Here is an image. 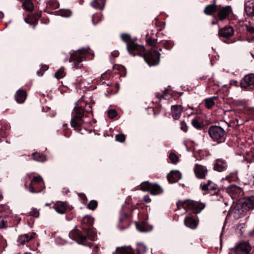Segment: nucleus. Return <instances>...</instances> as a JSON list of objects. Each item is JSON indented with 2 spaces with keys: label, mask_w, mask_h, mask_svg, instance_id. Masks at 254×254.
<instances>
[{
  "label": "nucleus",
  "mask_w": 254,
  "mask_h": 254,
  "mask_svg": "<svg viewBox=\"0 0 254 254\" xmlns=\"http://www.w3.org/2000/svg\"><path fill=\"white\" fill-rule=\"evenodd\" d=\"M212 184V182L211 181H208L206 184H201L200 185V188L202 190H209L210 185Z\"/></svg>",
  "instance_id": "obj_38"
},
{
  "label": "nucleus",
  "mask_w": 254,
  "mask_h": 254,
  "mask_svg": "<svg viewBox=\"0 0 254 254\" xmlns=\"http://www.w3.org/2000/svg\"><path fill=\"white\" fill-rule=\"evenodd\" d=\"M137 251L138 254H144L147 251L146 246L143 244H138Z\"/></svg>",
  "instance_id": "obj_33"
},
{
  "label": "nucleus",
  "mask_w": 254,
  "mask_h": 254,
  "mask_svg": "<svg viewBox=\"0 0 254 254\" xmlns=\"http://www.w3.org/2000/svg\"><path fill=\"white\" fill-rule=\"evenodd\" d=\"M135 254L130 247H119L116 249V252L113 253V254Z\"/></svg>",
  "instance_id": "obj_22"
},
{
  "label": "nucleus",
  "mask_w": 254,
  "mask_h": 254,
  "mask_svg": "<svg viewBox=\"0 0 254 254\" xmlns=\"http://www.w3.org/2000/svg\"><path fill=\"white\" fill-rule=\"evenodd\" d=\"M194 172L195 176L199 179H204L207 173V169L206 167L196 164L194 167Z\"/></svg>",
  "instance_id": "obj_8"
},
{
  "label": "nucleus",
  "mask_w": 254,
  "mask_h": 254,
  "mask_svg": "<svg viewBox=\"0 0 254 254\" xmlns=\"http://www.w3.org/2000/svg\"><path fill=\"white\" fill-rule=\"evenodd\" d=\"M163 191V189L160 186L157 184H152L150 193L152 195H157L162 193Z\"/></svg>",
  "instance_id": "obj_25"
},
{
  "label": "nucleus",
  "mask_w": 254,
  "mask_h": 254,
  "mask_svg": "<svg viewBox=\"0 0 254 254\" xmlns=\"http://www.w3.org/2000/svg\"><path fill=\"white\" fill-rule=\"evenodd\" d=\"M35 235V233H31L29 234H22L20 235L17 239V242L21 245H24L32 239Z\"/></svg>",
  "instance_id": "obj_17"
},
{
  "label": "nucleus",
  "mask_w": 254,
  "mask_h": 254,
  "mask_svg": "<svg viewBox=\"0 0 254 254\" xmlns=\"http://www.w3.org/2000/svg\"><path fill=\"white\" fill-rule=\"evenodd\" d=\"M241 86L243 88H247L249 86H254V74L250 73L244 76L241 82Z\"/></svg>",
  "instance_id": "obj_10"
},
{
  "label": "nucleus",
  "mask_w": 254,
  "mask_h": 254,
  "mask_svg": "<svg viewBox=\"0 0 254 254\" xmlns=\"http://www.w3.org/2000/svg\"><path fill=\"white\" fill-rule=\"evenodd\" d=\"M252 249L251 245L247 242H242L232 249L235 254H249Z\"/></svg>",
  "instance_id": "obj_7"
},
{
  "label": "nucleus",
  "mask_w": 254,
  "mask_h": 254,
  "mask_svg": "<svg viewBox=\"0 0 254 254\" xmlns=\"http://www.w3.org/2000/svg\"><path fill=\"white\" fill-rule=\"evenodd\" d=\"M67 13H68V14L67 15V16H70L71 14V12L70 11H68Z\"/></svg>",
  "instance_id": "obj_59"
},
{
  "label": "nucleus",
  "mask_w": 254,
  "mask_h": 254,
  "mask_svg": "<svg viewBox=\"0 0 254 254\" xmlns=\"http://www.w3.org/2000/svg\"><path fill=\"white\" fill-rule=\"evenodd\" d=\"M117 115V113L116 111L114 109L110 110L108 112V116L109 118L113 119L116 117Z\"/></svg>",
  "instance_id": "obj_42"
},
{
  "label": "nucleus",
  "mask_w": 254,
  "mask_h": 254,
  "mask_svg": "<svg viewBox=\"0 0 254 254\" xmlns=\"http://www.w3.org/2000/svg\"><path fill=\"white\" fill-rule=\"evenodd\" d=\"M216 189V185H215V184H213V185H210V188H209V190H215Z\"/></svg>",
  "instance_id": "obj_51"
},
{
  "label": "nucleus",
  "mask_w": 254,
  "mask_h": 254,
  "mask_svg": "<svg viewBox=\"0 0 254 254\" xmlns=\"http://www.w3.org/2000/svg\"><path fill=\"white\" fill-rule=\"evenodd\" d=\"M34 183H37L38 185H43L44 184V182L41 177H34L31 180V183L29 185V191L31 193H37L40 192L41 191V190H35Z\"/></svg>",
  "instance_id": "obj_13"
},
{
  "label": "nucleus",
  "mask_w": 254,
  "mask_h": 254,
  "mask_svg": "<svg viewBox=\"0 0 254 254\" xmlns=\"http://www.w3.org/2000/svg\"><path fill=\"white\" fill-rule=\"evenodd\" d=\"M123 41L127 43V49L128 51L131 54L135 55L138 54L142 55L144 54L145 48L141 45H138L135 43L132 42L130 37L129 35L124 34L121 35Z\"/></svg>",
  "instance_id": "obj_2"
},
{
  "label": "nucleus",
  "mask_w": 254,
  "mask_h": 254,
  "mask_svg": "<svg viewBox=\"0 0 254 254\" xmlns=\"http://www.w3.org/2000/svg\"><path fill=\"white\" fill-rule=\"evenodd\" d=\"M169 158L173 163H176L178 161V157L174 153L170 154Z\"/></svg>",
  "instance_id": "obj_40"
},
{
  "label": "nucleus",
  "mask_w": 254,
  "mask_h": 254,
  "mask_svg": "<svg viewBox=\"0 0 254 254\" xmlns=\"http://www.w3.org/2000/svg\"><path fill=\"white\" fill-rule=\"evenodd\" d=\"M54 209L58 213L63 214L64 213L66 210L65 203L63 202H57L54 206Z\"/></svg>",
  "instance_id": "obj_21"
},
{
  "label": "nucleus",
  "mask_w": 254,
  "mask_h": 254,
  "mask_svg": "<svg viewBox=\"0 0 254 254\" xmlns=\"http://www.w3.org/2000/svg\"><path fill=\"white\" fill-rule=\"evenodd\" d=\"M49 205V204H48V203L46 204V205Z\"/></svg>",
  "instance_id": "obj_62"
},
{
  "label": "nucleus",
  "mask_w": 254,
  "mask_h": 254,
  "mask_svg": "<svg viewBox=\"0 0 254 254\" xmlns=\"http://www.w3.org/2000/svg\"><path fill=\"white\" fill-rule=\"evenodd\" d=\"M98 205L97 201L95 200H91L88 204L87 207L90 210H94L96 209Z\"/></svg>",
  "instance_id": "obj_34"
},
{
  "label": "nucleus",
  "mask_w": 254,
  "mask_h": 254,
  "mask_svg": "<svg viewBox=\"0 0 254 254\" xmlns=\"http://www.w3.org/2000/svg\"><path fill=\"white\" fill-rule=\"evenodd\" d=\"M218 6L215 4H211L207 5L204 9V13L207 15H212L217 10Z\"/></svg>",
  "instance_id": "obj_23"
},
{
  "label": "nucleus",
  "mask_w": 254,
  "mask_h": 254,
  "mask_svg": "<svg viewBox=\"0 0 254 254\" xmlns=\"http://www.w3.org/2000/svg\"><path fill=\"white\" fill-rule=\"evenodd\" d=\"M156 97L157 98H159V99L161 100L162 98H164V96L163 95H159L158 94H156Z\"/></svg>",
  "instance_id": "obj_55"
},
{
  "label": "nucleus",
  "mask_w": 254,
  "mask_h": 254,
  "mask_svg": "<svg viewBox=\"0 0 254 254\" xmlns=\"http://www.w3.org/2000/svg\"><path fill=\"white\" fill-rule=\"evenodd\" d=\"M22 5L23 8L28 11H32L34 8V5L31 0H25Z\"/></svg>",
  "instance_id": "obj_30"
},
{
  "label": "nucleus",
  "mask_w": 254,
  "mask_h": 254,
  "mask_svg": "<svg viewBox=\"0 0 254 254\" xmlns=\"http://www.w3.org/2000/svg\"><path fill=\"white\" fill-rule=\"evenodd\" d=\"M208 131L210 137L213 141L220 143L225 140L226 132L221 127L212 126L209 127Z\"/></svg>",
  "instance_id": "obj_3"
},
{
  "label": "nucleus",
  "mask_w": 254,
  "mask_h": 254,
  "mask_svg": "<svg viewBox=\"0 0 254 254\" xmlns=\"http://www.w3.org/2000/svg\"><path fill=\"white\" fill-rule=\"evenodd\" d=\"M191 124L196 128L199 129L201 127L200 124L197 119H193L191 121Z\"/></svg>",
  "instance_id": "obj_44"
},
{
  "label": "nucleus",
  "mask_w": 254,
  "mask_h": 254,
  "mask_svg": "<svg viewBox=\"0 0 254 254\" xmlns=\"http://www.w3.org/2000/svg\"><path fill=\"white\" fill-rule=\"evenodd\" d=\"M43 72H43L42 71H41V70L40 69L39 71H38L37 72V75H38V76H42V75H43Z\"/></svg>",
  "instance_id": "obj_52"
},
{
  "label": "nucleus",
  "mask_w": 254,
  "mask_h": 254,
  "mask_svg": "<svg viewBox=\"0 0 254 254\" xmlns=\"http://www.w3.org/2000/svg\"><path fill=\"white\" fill-rule=\"evenodd\" d=\"M216 98V97H213L205 100V104L208 109L211 108L214 105V99Z\"/></svg>",
  "instance_id": "obj_32"
},
{
  "label": "nucleus",
  "mask_w": 254,
  "mask_h": 254,
  "mask_svg": "<svg viewBox=\"0 0 254 254\" xmlns=\"http://www.w3.org/2000/svg\"><path fill=\"white\" fill-rule=\"evenodd\" d=\"M32 157L34 160L38 162H44L46 160V157L42 154L39 153H32Z\"/></svg>",
  "instance_id": "obj_28"
},
{
  "label": "nucleus",
  "mask_w": 254,
  "mask_h": 254,
  "mask_svg": "<svg viewBox=\"0 0 254 254\" xmlns=\"http://www.w3.org/2000/svg\"><path fill=\"white\" fill-rule=\"evenodd\" d=\"M16 102L18 103H22L24 102L26 98V93L22 90H18L15 95Z\"/></svg>",
  "instance_id": "obj_20"
},
{
  "label": "nucleus",
  "mask_w": 254,
  "mask_h": 254,
  "mask_svg": "<svg viewBox=\"0 0 254 254\" xmlns=\"http://www.w3.org/2000/svg\"><path fill=\"white\" fill-rule=\"evenodd\" d=\"M245 10L248 15H254V1L249 0L245 3Z\"/></svg>",
  "instance_id": "obj_18"
},
{
  "label": "nucleus",
  "mask_w": 254,
  "mask_h": 254,
  "mask_svg": "<svg viewBox=\"0 0 254 254\" xmlns=\"http://www.w3.org/2000/svg\"><path fill=\"white\" fill-rule=\"evenodd\" d=\"M40 15L38 13H35L31 16H29L28 18L25 19V21L33 26V28H35L38 23L39 18Z\"/></svg>",
  "instance_id": "obj_19"
},
{
  "label": "nucleus",
  "mask_w": 254,
  "mask_h": 254,
  "mask_svg": "<svg viewBox=\"0 0 254 254\" xmlns=\"http://www.w3.org/2000/svg\"><path fill=\"white\" fill-rule=\"evenodd\" d=\"M102 19V16L100 14H96L93 15L92 22L94 24L97 23Z\"/></svg>",
  "instance_id": "obj_39"
},
{
  "label": "nucleus",
  "mask_w": 254,
  "mask_h": 254,
  "mask_svg": "<svg viewBox=\"0 0 254 254\" xmlns=\"http://www.w3.org/2000/svg\"><path fill=\"white\" fill-rule=\"evenodd\" d=\"M87 53V51L85 49H81L74 52L70 54L69 63H72L74 68L76 69L80 68L82 64H79L83 61Z\"/></svg>",
  "instance_id": "obj_4"
},
{
  "label": "nucleus",
  "mask_w": 254,
  "mask_h": 254,
  "mask_svg": "<svg viewBox=\"0 0 254 254\" xmlns=\"http://www.w3.org/2000/svg\"><path fill=\"white\" fill-rule=\"evenodd\" d=\"M216 24V22H214V21H212V24L214 25V24Z\"/></svg>",
  "instance_id": "obj_60"
},
{
  "label": "nucleus",
  "mask_w": 254,
  "mask_h": 254,
  "mask_svg": "<svg viewBox=\"0 0 254 254\" xmlns=\"http://www.w3.org/2000/svg\"><path fill=\"white\" fill-rule=\"evenodd\" d=\"M115 137L116 140L120 142H124L126 139L125 135L122 133L117 134Z\"/></svg>",
  "instance_id": "obj_41"
},
{
  "label": "nucleus",
  "mask_w": 254,
  "mask_h": 254,
  "mask_svg": "<svg viewBox=\"0 0 254 254\" xmlns=\"http://www.w3.org/2000/svg\"><path fill=\"white\" fill-rule=\"evenodd\" d=\"M78 196L80 198L83 200L84 201H86L87 200V197L85 194L84 193H79Z\"/></svg>",
  "instance_id": "obj_49"
},
{
  "label": "nucleus",
  "mask_w": 254,
  "mask_h": 254,
  "mask_svg": "<svg viewBox=\"0 0 254 254\" xmlns=\"http://www.w3.org/2000/svg\"><path fill=\"white\" fill-rule=\"evenodd\" d=\"M136 227L140 232H143L147 231L145 222H142L141 224L136 223Z\"/></svg>",
  "instance_id": "obj_36"
},
{
  "label": "nucleus",
  "mask_w": 254,
  "mask_h": 254,
  "mask_svg": "<svg viewBox=\"0 0 254 254\" xmlns=\"http://www.w3.org/2000/svg\"><path fill=\"white\" fill-rule=\"evenodd\" d=\"M3 16H4L3 13L2 12L0 11V19H1L2 18H3Z\"/></svg>",
  "instance_id": "obj_56"
},
{
  "label": "nucleus",
  "mask_w": 254,
  "mask_h": 254,
  "mask_svg": "<svg viewBox=\"0 0 254 254\" xmlns=\"http://www.w3.org/2000/svg\"><path fill=\"white\" fill-rule=\"evenodd\" d=\"M181 128L182 130L185 132H186L188 130V127L184 121H182L180 123Z\"/></svg>",
  "instance_id": "obj_45"
},
{
  "label": "nucleus",
  "mask_w": 254,
  "mask_h": 254,
  "mask_svg": "<svg viewBox=\"0 0 254 254\" xmlns=\"http://www.w3.org/2000/svg\"><path fill=\"white\" fill-rule=\"evenodd\" d=\"M85 110L87 113L92 112L91 105L90 104H86Z\"/></svg>",
  "instance_id": "obj_46"
},
{
  "label": "nucleus",
  "mask_w": 254,
  "mask_h": 254,
  "mask_svg": "<svg viewBox=\"0 0 254 254\" xmlns=\"http://www.w3.org/2000/svg\"><path fill=\"white\" fill-rule=\"evenodd\" d=\"M73 114V118L70 121V124L72 127L77 130L84 123L82 119L84 115L83 110L80 107H75Z\"/></svg>",
  "instance_id": "obj_5"
},
{
  "label": "nucleus",
  "mask_w": 254,
  "mask_h": 254,
  "mask_svg": "<svg viewBox=\"0 0 254 254\" xmlns=\"http://www.w3.org/2000/svg\"><path fill=\"white\" fill-rule=\"evenodd\" d=\"M160 55L159 53L154 49H152L150 52L144 55V60L150 65H155L159 64Z\"/></svg>",
  "instance_id": "obj_6"
},
{
  "label": "nucleus",
  "mask_w": 254,
  "mask_h": 254,
  "mask_svg": "<svg viewBox=\"0 0 254 254\" xmlns=\"http://www.w3.org/2000/svg\"><path fill=\"white\" fill-rule=\"evenodd\" d=\"M182 178L181 173L177 170L172 171L167 176V179L169 183H174L178 182Z\"/></svg>",
  "instance_id": "obj_15"
},
{
  "label": "nucleus",
  "mask_w": 254,
  "mask_h": 254,
  "mask_svg": "<svg viewBox=\"0 0 254 254\" xmlns=\"http://www.w3.org/2000/svg\"><path fill=\"white\" fill-rule=\"evenodd\" d=\"M25 254H31V253H26Z\"/></svg>",
  "instance_id": "obj_61"
},
{
  "label": "nucleus",
  "mask_w": 254,
  "mask_h": 254,
  "mask_svg": "<svg viewBox=\"0 0 254 254\" xmlns=\"http://www.w3.org/2000/svg\"><path fill=\"white\" fill-rule=\"evenodd\" d=\"M112 55L113 56L117 57L119 55V53L117 51H114L112 53Z\"/></svg>",
  "instance_id": "obj_53"
},
{
  "label": "nucleus",
  "mask_w": 254,
  "mask_h": 254,
  "mask_svg": "<svg viewBox=\"0 0 254 254\" xmlns=\"http://www.w3.org/2000/svg\"><path fill=\"white\" fill-rule=\"evenodd\" d=\"M88 238L89 239L91 240H94V239L93 237H92H92H90V236H88Z\"/></svg>",
  "instance_id": "obj_58"
},
{
  "label": "nucleus",
  "mask_w": 254,
  "mask_h": 254,
  "mask_svg": "<svg viewBox=\"0 0 254 254\" xmlns=\"http://www.w3.org/2000/svg\"><path fill=\"white\" fill-rule=\"evenodd\" d=\"M151 198L148 195H145L143 197V201L146 203H149L151 202Z\"/></svg>",
  "instance_id": "obj_48"
},
{
  "label": "nucleus",
  "mask_w": 254,
  "mask_h": 254,
  "mask_svg": "<svg viewBox=\"0 0 254 254\" xmlns=\"http://www.w3.org/2000/svg\"><path fill=\"white\" fill-rule=\"evenodd\" d=\"M171 114L173 119L178 120L183 112V108L181 105H175L171 106Z\"/></svg>",
  "instance_id": "obj_14"
},
{
  "label": "nucleus",
  "mask_w": 254,
  "mask_h": 254,
  "mask_svg": "<svg viewBox=\"0 0 254 254\" xmlns=\"http://www.w3.org/2000/svg\"><path fill=\"white\" fill-rule=\"evenodd\" d=\"M38 184L34 183L35 190H36L38 188Z\"/></svg>",
  "instance_id": "obj_57"
},
{
  "label": "nucleus",
  "mask_w": 254,
  "mask_h": 254,
  "mask_svg": "<svg viewBox=\"0 0 254 254\" xmlns=\"http://www.w3.org/2000/svg\"><path fill=\"white\" fill-rule=\"evenodd\" d=\"M217 16L220 20H223L226 19L232 11L230 6H226L217 8Z\"/></svg>",
  "instance_id": "obj_9"
},
{
  "label": "nucleus",
  "mask_w": 254,
  "mask_h": 254,
  "mask_svg": "<svg viewBox=\"0 0 254 254\" xmlns=\"http://www.w3.org/2000/svg\"><path fill=\"white\" fill-rule=\"evenodd\" d=\"M242 206L243 208L246 209H254V196H252L249 198L246 199L242 203Z\"/></svg>",
  "instance_id": "obj_24"
},
{
  "label": "nucleus",
  "mask_w": 254,
  "mask_h": 254,
  "mask_svg": "<svg viewBox=\"0 0 254 254\" xmlns=\"http://www.w3.org/2000/svg\"><path fill=\"white\" fill-rule=\"evenodd\" d=\"M184 223L186 226L191 229H195L198 225V222L191 216H188L184 220Z\"/></svg>",
  "instance_id": "obj_16"
},
{
  "label": "nucleus",
  "mask_w": 254,
  "mask_h": 254,
  "mask_svg": "<svg viewBox=\"0 0 254 254\" xmlns=\"http://www.w3.org/2000/svg\"><path fill=\"white\" fill-rule=\"evenodd\" d=\"M176 205L178 209H181V207H182L186 211L192 210L196 214L200 213L205 206L204 203L190 200H179Z\"/></svg>",
  "instance_id": "obj_1"
},
{
  "label": "nucleus",
  "mask_w": 254,
  "mask_h": 254,
  "mask_svg": "<svg viewBox=\"0 0 254 254\" xmlns=\"http://www.w3.org/2000/svg\"><path fill=\"white\" fill-rule=\"evenodd\" d=\"M249 31L252 33H254V27H251L249 28Z\"/></svg>",
  "instance_id": "obj_54"
},
{
  "label": "nucleus",
  "mask_w": 254,
  "mask_h": 254,
  "mask_svg": "<svg viewBox=\"0 0 254 254\" xmlns=\"http://www.w3.org/2000/svg\"><path fill=\"white\" fill-rule=\"evenodd\" d=\"M152 184L148 181L142 183L140 185V190L143 191H146L151 190Z\"/></svg>",
  "instance_id": "obj_29"
},
{
  "label": "nucleus",
  "mask_w": 254,
  "mask_h": 254,
  "mask_svg": "<svg viewBox=\"0 0 254 254\" xmlns=\"http://www.w3.org/2000/svg\"><path fill=\"white\" fill-rule=\"evenodd\" d=\"M234 33V29L231 26H225L223 28H219L218 35L219 36L228 38L232 37Z\"/></svg>",
  "instance_id": "obj_12"
},
{
  "label": "nucleus",
  "mask_w": 254,
  "mask_h": 254,
  "mask_svg": "<svg viewBox=\"0 0 254 254\" xmlns=\"http://www.w3.org/2000/svg\"><path fill=\"white\" fill-rule=\"evenodd\" d=\"M65 74L64 68L61 67L56 72L55 76L57 79H61L64 77Z\"/></svg>",
  "instance_id": "obj_31"
},
{
  "label": "nucleus",
  "mask_w": 254,
  "mask_h": 254,
  "mask_svg": "<svg viewBox=\"0 0 254 254\" xmlns=\"http://www.w3.org/2000/svg\"><path fill=\"white\" fill-rule=\"evenodd\" d=\"M227 167V161L223 158L217 159L214 163V170L218 172H223L226 170Z\"/></svg>",
  "instance_id": "obj_11"
},
{
  "label": "nucleus",
  "mask_w": 254,
  "mask_h": 254,
  "mask_svg": "<svg viewBox=\"0 0 254 254\" xmlns=\"http://www.w3.org/2000/svg\"><path fill=\"white\" fill-rule=\"evenodd\" d=\"M106 0H94L92 2L93 7L100 9H103L105 4Z\"/></svg>",
  "instance_id": "obj_26"
},
{
  "label": "nucleus",
  "mask_w": 254,
  "mask_h": 254,
  "mask_svg": "<svg viewBox=\"0 0 254 254\" xmlns=\"http://www.w3.org/2000/svg\"><path fill=\"white\" fill-rule=\"evenodd\" d=\"M82 222L83 224L90 225L93 223V220L91 217L89 216H85L82 219Z\"/></svg>",
  "instance_id": "obj_35"
},
{
  "label": "nucleus",
  "mask_w": 254,
  "mask_h": 254,
  "mask_svg": "<svg viewBox=\"0 0 254 254\" xmlns=\"http://www.w3.org/2000/svg\"><path fill=\"white\" fill-rule=\"evenodd\" d=\"M48 68L49 67L47 65H45L42 66L40 69L43 72H44L45 71H46Z\"/></svg>",
  "instance_id": "obj_50"
},
{
  "label": "nucleus",
  "mask_w": 254,
  "mask_h": 254,
  "mask_svg": "<svg viewBox=\"0 0 254 254\" xmlns=\"http://www.w3.org/2000/svg\"><path fill=\"white\" fill-rule=\"evenodd\" d=\"M157 41V39L149 38L147 40V43L149 46L155 47Z\"/></svg>",
  "instance_id": "obj_37"
},
{
  "label": "nucleus",
  "mask_w": 254,
  "mask_h": 254,
  "mask_svg": "<svg viewBox=\"0 0 254 254\" xmlns=\"http://www.w3.org/2000/svg\"><path fill=\"white\" fill-rule=\"evenodd\" d=\"M29 215L35 217H38L39 216V212L37 209L33 208L31 211L29 212Z\"/></svg>",
  "instance_id": "obj_43"
},
{
  "label": "nucleus",
  "mask_w": 254,
  "mask_h": 254,
  "mask_svg": "<svg viewBox=\"0 0 254 254\" xmlns=\"http://www.w3.org/2000/svg\"><path fill=\"white\" fill-rule=\"evenodd\" d=\"M76 241L80 244L86 245L87 237L82 235L80 232H77L76 236Z\"/></svg>",
  "instance_id": "obj_27"
},
{
  "label": "nucleus",
  "mask_w": 254,
  "mask_h": 254,
  "mask_svg": "<svg viewBox=\"0 0 254 254\" xmlns=\"http://www.w3.org/2000/svg\"><path fill=\"white\" fill-rule=\"evenodd\" d=\"M5 227V221L2 217H0V229Z\"/></svg>",
  "instance_id": "obj_47"
}]
</instances>
